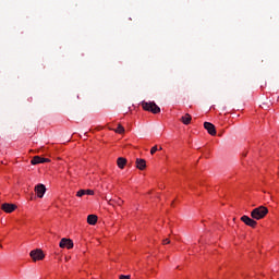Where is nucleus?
<instances>
[{
  "label": "nucleus",
  "instance_id": "aec40b11",
  "mask_svg": "<svg viewBox=\"0 0 279 279\" xmlns=\"http://www.w3.org/2000/svg\"><path fill=\"white\" fill-rule=\"evenodd\" d=\"M120 279H131V278H130V275H121Z\"/></svg>",
  "mask_w": 279,
  "mask_h": 279
},
{
  "label": "nucleus",
  "instance_id": "6e6552de",
  "mask_svg": "<svg viewBox=\"0 0 279 279\" xmlns=\"http://www.w3.org/2000/svg\"><path fill=\"white\" fill-rule=\"evenodd\" d=\"M49 158H43L40 156L33 157L31 165H43L45 162H49Z\"/></svg>",
  "mask_w": 279,
  "mask_h": 279
},
{
  "label": "nucleus",
  "instance_id": "dca6fc26",
  "mask_svg": "<svg viewBox=\"0 0 279 279\" xmlns=\"http://www.w3.org/2000/svg\"><path fill=\"white\" fill-rule=\"evenodd\" d=\"M114 202V204H118V206H121L123 204V199L121 198H117L116 201H111Z\"/></svg>",
  "mask_w": 279,
  "mask_h": 279
},
{
  "label": "nucleus",
  "instance_id": "f03ea898",
  "mask_svg": "<svg viewBox=\"0 0 279 279\" xmlns=\"http://www.w3.org/2000/svg\"><path fill=\"white\" fill-rule=\"evenodd\" d=\"M142 108L147 112H153V114H159L160 112V107H158V105H156L154 101H142Z\"/></svg>",
  "mask_w": 279,
  "mask_h": 279
},
{
  "label": "nucleus",
  "instance_id": "20e7f679",
  "mask_svg": "<svg viewBox=\"0 0 279 279\" xmlns=\"http://www.w3.org/2000/svg\"><path fill=\"white\" fill-rule=\"evenodd\" d=\"M35 193H37V197L41 199V197H45V193H47V187L45 184L39 183L35 186Z\"/></svg>",
  "mask_w": 279,
  "mask_h": 279
},
{
  "label": "nucleus",
  "instance_id": "1a4fd4ad",
  "mask_svg": "<svg viewBox=\"0 0 279 279\" xmlns=\"http://www.w3.org/2000/svg\"><path fill=\"white\" fill-rule=\"evenodd\" d=\"M2 210H4V213H14V210H16V205L4 203L2 204Z\"/></svg>",
  "mask_w": 279,
  "mask_h": 279
},
{
  "label": "nucleus",
  "instance_id": "9d476101",
  "mask_svg": "<svg viewBox=\"0 0 279 279\" xmlns=\"http://www.w3.org/2000/svg\"><path fill=\"white\" fill-rule=\"evenodd\" d=\"M136 167L137 169H140V171H144V169L147 168V162L145 161V159H136Z\"/></svg>",
  "mask_w": 279,
  "mask_h": 279
},
{
  "label": "nucleus",
  "instance_id": "0eeeda50",
  "mask_svg": "<svg viewBox=\"0 0 279 279\" xmlns=\"http://www.w3.org/2000/svg\"><path fill=\"white\" fill-rule=\"evenodd\" d=\"M204 128H205V130H207V132H208V134H210V136H215L217 134L215 124H213L210 122H204Z\"/></svg>",
  "mask_w": 279,
  "mask_h": 279
},
{
  "label": "nucleus",
  "instance_id": "39448f33",
  "mask_svg": "<svg viewBox=\"0 0 279 279\" xmlns=\"http://www.w3.org/2000/svg\"><path fill=\"white\" fill-rule=\"evenodd\" d=\"M241 221H243L245 226H250V228H256V226L258 225V222H256L254 218H250L248 216H242Z\"/></svg>",
  "mask_w": 279,
  "mask_h": 279
},
{
  "label": "nucleus",
  "instance_id": "f3484780",
  "mask_svg": "<svg viewBox=\"0 0 279 279\" xmlns=\"http://www.w3.org/2000/svg\"><path fill=\"white\" fill-rule=\"evenodd\" d=\"M158 151V146H154L151 149H150V154L151 156H154L155 153Z\"/></svg>",
  "mask_w": 279,
  "mask_h": 279
},
{
  "label": "nucleus",
  "instance_id": "ddd939ff",
  "mask_svg": "<svg viewBox=\"0 0 279 279\" xmlns=\"http://www.w3.org/2000/svg\"><path fill=\"white\" fill-rule=\"evenodd\" d=\"M192 117L191 114L186 113L185 116H183L181 118L182 123H184V125H189V123H191Z\"/></svg>",
  "mask_w": 279,
  "mask_h": 279
},
{
  "label": "nucleus",
  "instance_id": "4468645a",
  "mask_svg": "<svg viewBox=\"0 0 279 279\" xmlns=\"http://www.w3.org/2000/svg\"><path fill=\"white\" fill-rule=\"evenodd\" d=\"M117 134H124L125 133V128L123 125L119 124L118 128L114 130Z\"/></svg>",
  "mask_w": 279,
  "mask_h": 279
},
{
  "label": "nucleus",
  "instance_id": "423d86ee",
  "mask_svg": "<svg viewBox=\"0 0 279 279\" xmlns=\"http://www.w3.org/2000/svg\"><path fill=\"white\" fill-rule=\"evenodd\" d=\"M59 247H66V250H73V240L66 238L61 239Z\"/></svg>",
  "mask_w": 279,
  "mask_h": 279
},
{
  "label": "nucleus",
  "instance_id": "f8f14e48",
  "mask_svg": "<svg viewBox=\"0 0 279 279\" xmlns=\"http://www.w3.org/2000/svg\"><path fill=\"white\" fill-rule=\"evenodd\" d=\"M87 223H89V226H95V223H97V215L87 216Z\"/></svg>",
  "mask_w": 279,
  "mask_h": 279
},
{
  "label": "nucleus",
  "instance_id": "f257e3e1",
  "mask_svg": "<svg viewBox=\"0 0 279 279\" xmlns=\"http://www.w3.org/2000/svg\"><path fill=\"white\" fill-rule=\"evenodd\" d=\"M269 214V209L265 206H259L257 208H254L251 211L252 219H255L256 221H260V219H265L267 215Z\"/></svg>",
  "mask_w": 279,
  "mask_h": 279
},
{
  "label": "nucleus",
  "instance_id": "a211bd4d",
  "mask_svg": "<svg viewBox=\"0 0 279 279\" xmlns=\"http://www.w3.org/2000/svg\"><path fill=\"white\" fill-rule=\"evenodd\" d=\"M85 195H95V191H93V190H85Z\"/></svg>",
  "mask_w": 279,
  "mask_h": 279
},
{
  "label": "nucleus",
  "instance_id": "9b49d317",
  "mask_svg": "<svg viewBox=\"0 0 279 279\" xmlns=\"http://www.w3.org/2000/svg\"><path fill=\"white\" fill-rule=\"evenodd\" d=\"M117 162H118L119 169H124L125 165H128V159L123 158V157H120V158H118Z\"/></svg>",
  "mask_w": 279,
  "mask_h": 279
},
{
  "label": "nucleus",
  "instance_id": "6ab92c4d",
  "mask_svg": "<svg viewBox=\"0 0 279 279\" xmlns=\"http://www.w3.org/2000/svg\"><path fill=\"white\" fill-rule=\"evenodd\" d=\"M169 243H171V241L169 239L162 240V245H169Z\"/></svg>",
  "mask_w": 279,
  "mask_h": 279
},
{
  "label": "nucleus",
  "instance_id": "7ed1b4c3",
  "mask_svg": "<svg viewBox=\"0 0 279 279\" xmlns=\"http://www.w3.org/2000/svg\"><path fill=\"white\" fill-rule=\"evenodd\" d=\"M29 256L34 260V263H36V260H43V258H45V253H43V250L37 248L31 251Z\"/></svg>",
  "mask_w": 279,
  "mask_h": 279
},
{
  "label": "nucleus",
  "instance_id": "2eb2a0df",
  "mask_svg": "<svg viewBox=\"0 0 279 279\" xmlns=\"http://www.w3.org/2000/svg\"><path fill=\"white\" fill-rule=\"evenodd\" d=\"M84 195H86V190H80V191L76 193V197H84Z\"/></svg>",
  "mask_w": 279,
  "mask_h": 279
}]
</instances>
